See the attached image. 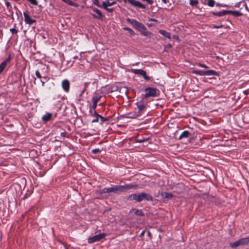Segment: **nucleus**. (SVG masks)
Here are the masks:
<instances>
[{"mask_svg":"<svg viewBox=\"0 0 249 249\" xmlns=\"http://www.w3.org/2000/svg\"><path fill=\"white\" fill-rule=\"evenodd\" d=\"M126 21L133 25L135 28L140 32L142 35L149 37H150L152 35V33L148 31L146 28L142 23H140L135 19L130 18H127Z\"/></svg>","mask_w":249,"mask_h":249,"instance_id":"f257e3e1","label":"nucleus"},{"mask_svg":"<svg viewBox=\"0 0 249 249\" xmlns=\"http://www.w3.org/2000/svg\"><path fill=\"white\" fill-rule=\"evenodd\" d=\"M127 199L130 200H135L136 202H139L143 200L149 201H152L153 200V198L150 195L144 192H142L139 194H131L128 196Z\"/></svg>","mask_w":249,"mask_h":249,"instance_id":"f03ea898","label":"nucleus"},{"mask_svg":"<svg viewBox=\"0 0 249 249\" xmlns=\"http://www.w3.org/2000/svg\"><path fill=\"white\" fill-rule=\"evenodd\" d=\"M113 187L114 193L116 194L118 192H125L132 189H137V185L132 184H126L124 185H117Z\"/></svg>","mask_w":249,"mask_h":249,"instance_id":"7ed1b4c3","label":"nucleus"},{"mask_svg":"<svg viewBox=\"0 0 249 249\" xmlns=\"http://www.w3.org/2000/svg\"><path fill=\"white\" fill-rule=\"evenodd\" d=\"M145 94H144V99L150 97H157L159 95V90L154 88H147L144 89Z\"/></svg>","mask_w":249,"mask_h":249,"instance_id":"20e7f679","label":"nucleus"},{"mask_svg":"<svg viewBox=\"0 0 249 249\" xmlns=\"http://www.w3.org/2000/svg\"><path fill=\"white\" fill-rule=\"evenodd\" d=\"M106 236V234L104 233H99L97 235L89 237L88 239V242L90 244L100 241V240L104 238Z\"/></svg>","mask_w":249,"mask_h":249,"instance_id":"39448f33","label":"nucleus"},{"mask_svg":"<svg viewBox=\"0 0 249 249\" xmlns=\"http://www.w3.org/2000/svg\"><path fill=\"white\" fill-rule=\"evenodd\" d=\"M131 71L133 73L136 74L142 75L146 80H149L150 79V77L147 76L146 71L142 69H132Z\"/></svg>","mask_w":249,"mask_h":249,"instance_id":"423d86ee","label":"nucleus"},{"mask_svg":"<svg viewBox=\"0 0 249 249\" xmlns=\"http://www.w3.org/2000/svg\"><path fill=\"white\" fill-rule=\"evenodd\" d=\"M144 98L141 100L139 102L137 103V106L138 110L136 111L137 113L140 116L142 112L146 109L145 106L143 104Z\"/></svg>","mask_w":249,"mask_h":249,"instance_id":"0eeeda50","label":"nucleus"},{"mask_svg":"<svg viewBox=\"0 0 249 249\" xmlns=\"http://www.w3.org/2000/svg\"><path fill=\"white\" fill-rule=\"evenodd\" d=\"M23 15L24 17V21L26 22V23L29 25H32L34 23L36 22V20L31 18L30 16L27 14V13L24 12Z\"/></svg>","mask_w":249,"mask_h":249,"instance_id":"6e6552de","label":"nucleus"},{"mask_svg":"<svg viewBox=\"0 0 249 249\" xmlns=\"http://www.w3.org/2000/svg\"><path fill=\"white\" fill-rule=\"evenodd\" d=\"M62 86L64 90L67 92H69L70 89V82L68 80L65 79L62 82Z\"/></svg>","mask_w":249,"mask_h":249,"instance_id":"1a4fd4ad","label":"nucleus"},{"mask_svg":"<svg viewBox=\"0 0 249 249\" xmlns=\"http://www.w3.org/2000/svg\"><path fill=\"white\" fill-rule=\"evenodd\" d=\"M10 59H11V55L10 54L8 56V58L6 59V60L4 61L0 64V73L3 71V70L5 68L7 63L10 61Z\"/></svg>","mask_w":249,"mask_h":249,"instance_id":"9d476101","label":"nucleus"},{"mask_svg":"<svg viewBox=\"0 0 249 249\" xmlns=\"http://www.w3.org/2000/svg\"><path fill=\"white\" fill-rule=\"evenodd\" d=\"M114 193L113 187H109V188H104L102 190L99 191V193L100 194H106V193Z\"/></svg>","mask_w":249,"mask_h":249,"instance_id":"9b49d317","label":"nucleus"},{"mask_svg":"<svg viewBox=\"0 0 249 249\" xmlns=\"http://www.w3.org/2000/svg\"><path fill=\"white\" fill-rule=\"evenodd\" d=\"M212 14L214 16L217 17H222L226 15H228V10H223L218 12H213Z\"/></svg>","mask_w":249,"mask_h":249,"instance_id":"f8f14e48","label":"nucleus"},{"mask_svg":"<svg viewBox=\"0 0 249 249\" xmlns=\"http://www.w3.org/2000/svg\"><path fill=\"white\" fill-rule=\"evenodd\" d=\"M241 245L242 246H247L249 244V236L240 239Z\"/></svg>","mask_w":249,"mask_h":249,"instance_id":"ddd939ff","label":"nucleus"},{"mask_svg":"<svg viewBox=\"0 0 249 249\" xmlns=\"http://www.w3.org/2000/svg\"><path fill=\"white\" fill-rule=\"evenodd\" d=\"M52 117V114L51 113H47L42 117V119L44 122H47L50 120Z\"/></svg>","mask_w":249,"mask_h":249,"instance_id":"4468645a","label":"nucleus"},{"mask_svg":"<svg viewBox=\"0 0 249 249\" xmlns=\"http://www.w3.org/2000/svg\"><path fill=\"white\" fill-rule=\"evenodd\" d=\"M232 14L234 17H240L243 15V14L241 12H240L237 11H231V10H228V14Z\"/></svg>","mask_w":249,"mask_h":249,"instance_id":"2eb2a0df","label":"nucleus"},{"mask_svg":"<svg viewBox=\"0 0 249 249\" xmlns=\"http://www.w3.org/2000/svg\"><path fill=\"white\" fill-rule=\"evenodd\" d=\"M140 115L137 113L136 111L133 112H129L126 114V117L128 118H136Z\"/></svg>","mask_w":249,"mask_h":249,"instance_id":"dca6fc26","label":"nucleus"},{"mask_svg":"<svg viewBox=\"0 0 249 249\" xmlns=\"http://www.w3.org/2000/svg\"><path fill=\"white\" fill-rule=\"evenodd\" d=\"M159 33L162 36H164L165 37H166L169 39L171 38L170 33L166 32L165 30H160L159 31Z\"/></svg>","mask_w":249,"mask_h":249,"instance_id":"f3484780","label":"nucleus"},{"mask_svg":"<svg viewBox=\"0 0 249 249\" xmlns=\"http://www.w3.org/2000/svg\"><path fill=\"white\" fill-rule=\"evenodd\" d=\"M190 133L188 131H183L179 137V139H181L183 138H187L190 135Z\"/></svg>","mask_w":249,"mask_h":249,"instance_id":"a211bd4d","label":"nucleus"},{"mask_svg":"<svg viewBox=\"0 0 249 249\" xmlns=\"http://www.w3.org/2000/svg\"><path fill=\"white\" fill-rule=\"evenodd\" d=\"M230 246L232 248H236L238 247V246H241L240 239L234 242H231L230 243Z\"/></svg>","mask_w":249,"mask_h":249,"instance_id":"6ab92c4d","label":"nucleus"},{"mask_svg":"<svg viewBox=\"0 0 249 249\" xmlns=\"http://www.w3.org/2000/svg\"><path fill=\"white\" fill-rule=\"evenodd\" d=\"M217 73L213 70L205 71V75H217Z\"/></svg>","mask_w":249,"mask_h":249,"instance_id":"aec40b11","label":"nucleus"},{"mask_svg":"<svg viewBox=\"0 0 249 249\" xmlns=\"http://www.w3.org/2000/svg\"><path fill=\"white\" fill-rule=\"evenodd\" d=\"M162 197L165 198L171 199L173 197L172 194L168 192H165L164 194H162Z\"/></svg>","mask_w":249,"mask_h":249,"instance_id":"412c9836","label":"nucleus"},{"mask_svg":"<svg viewBox=\"0 0 249 249\" xmlns=\"http://www.w3.org/2000/svg\"><path fill=\"white\" fill-rule=\"evenodd\" d=\"M92 11L93 12H95L97 14L98 18H103V15L100 10H99V9H98L97 8H94L92 9Z\"/></svg>","mask_w":249,"mask_h":249,"instance_id":"4be33fe9","label":"nucleus"},{"mask_svg":"<svg viewBox=\"0 0 249 249\" xmlns=\"http://www.w3.org/2000/svg\"><path fill=\"white\" fill-rule=\"evenodd\" d=\"M62 1L71 6L74 7H76L78 6V5L76 3L73 2L71 0H62Z\"/></svg>","mask_w":249,"mask_h":249,"instance_id":"5701e85b","label":"nucleus"},{"mask_svg":"<svg viewBox=\"0 0 249 249\" xmlns=\"http://www.w3.org/2000/svg\"><path fill=\"white\" fill-rule=\"evenodd\" d=\"M192 72L199 75H205V71L200 70H193Z\"/></svg>","mask_w":249,"mask_h":249,"instance_id":"b1692460","label":"nucleus"},{"mask_svg":"<svg viewBox=\"0 0 249 249\" xmlns=\"http://www.w3.org/2000/svg\"><path fill=\"white\" fill-rule=\"evenodd\" d=\"M107 6V5L105 3H102V8L107 10L108 12H112L114 11V9L113 8H109Z\"/></svg>","mask_w":249,"mask_h":249,"instance_id":"393cba45","label":"nucleus"},{"mask_svg":"<svg viewBox=\"0 0 249 249\" xmlns=\"http://www.w3.org/2000/svg\"><path fill=\"white\" fill-rule=\"evenodd\" d=\"M133 211H134V213L136 215H138V216H143V213L141 210H138V209H133Z\"/></svg>","mask_w":249,"mask_h":249,"instance_id":"a878e982","label":"nucleus"},{"mask_svg":"<svg viewBox=\"0 0 249 249\" xmlns=\"http://www.w3.org/2000/svg\"><path fill=\"white\" fill-rule=\"evenodd\" d=\"M103 3H105L107 5V6H110L116 4V2L115 1L111 2H109L108 0H106V1H103Z\"/></svg>","mask_w":249,"mask_h":249,"instance_id":"bb28decb","label":"nucleus"},{"mask_svg":"<svg viewBox=\"0 0 249 249\" xmlns=\"http://www.w3.org/2000/svg\"><path fill=\"white\" fill-rule=\"evenodd\" d=\"M123 29L125 31H127L128 33L131 35H135V32H134V31L128 27H124L123 28Z\"/></svg>","mask_w":249,"mask_h":249,"instance_id":"cd10ccee","label":"nucleus"},{"mask_svg":"<svg viewBox=\"0 0 249 249\" xmlns=\"http://www.w3.org/2000/svg\"><path fill=\"white\" fill-rule=\"evenodd\" d=\"M101 98V97L100 96H93L92 97V101H93V102L98 103V102L100 100Z\"/></svg>","mask_w":249,"mask_h":249,"instance_id":"c85d7f7f","label":"nucleus"},{"mask_svg":"<svg viewBox=\"0 0 249 249\" xmlns=\"http://www.w3.org/2000/svg\"><path fill=\"white\" fill-rule=\"evenodd\" d=\"M239 4H242V6L244 7V9L247 11H249V9H248V7L247 5V4L246 3V2L245 1H240V3H239Z\"/></svg>","mask_w":249,"mask_h":249,"instance_id":"c756f323","label":"nucleus"},{"mask_svg":"<svg viewBox=\"0 0 249 249\" xmlns=\"http://www.w3.org/2000/svg\"><path fill=\"white\" fill-rule=\"evenodd\" d=\"M93 3L99 7L102 8V5L100 4L99 0H93Z\"/></svg>","mask_w":249,"mask_h":249,"instance_id":"7c9ffc66","label":"nucleus"},{"mask_svg":"<svg viewBox=\"0 0 249 249\" xmlns=\"http://www.w3.org/2000/svg\"><path fill=\"white\" fill-rule=\"evenodd\" d=\"M198 3V1L197 0H190V4L192 6H195Z\"/></svg>","mask_w":249,"mask_h":249,"instance_id":"2f4dec72","label":"nucleus"},{"mask_svg":"<svg viewBox=\"0 0 249 249\" xmlns=\"http://www.w3.org/2000/svg\"><path fill=\"white\" fill-rule=\"evenodd\" d=\"M215 1L213 0H208V5L210 7H213Z\"/></svg>","mask_w":249,"mask_h":249,"instance_id":"473e14b6","label":"nucleus"},{"mask_svg":"<svg viewBox=\"0 0 249 249\" xmlns=\"http://www.w3.org/2000/svg\"><path fill=\"white\" fill-rule=\"evenodd\" d=\"M98 117H99V118H100L101 119V124L103 123L104 122H105V121H107L108 120V119L107 118H105L104 117H103L101 115H99Z\"/></svg>","mask_w":249,"mask_h":249,"instance_id":"72a5a7b5","label":"nucleus"},{"mask_svg":"<svg viewBox=\"0 0 249 249\" xmlns=\"http://www.w3.org/2000/svg\"><path fill=\"white\" fill-rule=\"evenodd\" d=\"M29 1L32 4L34 5H37L38 2L36 0H27Z\"/></svg>","mask_w":249,"mask_h":249,"instance_id":"f704fd0d","label":"nucleus"},{"mask_svg":"<svg viewBox=\"0 0 249 249\" xmlns=\"http://www.w3.org/2000/svg\"><path fill=\"white\" fill-rule=\"evenodd\" d=\"M101 152L99 148L94 149L92 150V153L94 154H97Z\"/></svg>","mask_w":249,"mask_h":249,"instance_id":"c9c22d12","label":"nucleus"},{"mask_svg":"<svg viewBox=\"0 0 249 249\" xmlns=\"http://www.w3.org/2000/svg\"><path fill=\"white\" fill-rule=\"evenodd\" d=\"M35 74H36V77H37V78H41L42 77V76H41V74H40V72H39V71H36Z\"/></svg>","mask_w":249,"mask_h":249,"instance_id":"e433bc0d","label":"nucleus"},{"mask_svg":"<svg viewBox=\"0 0 249 249\" xmlns=\"http://www.w3.org/2000/svg\"><path fill=\"white\" fill-rule=\"evenodd\" d=\"M10 31H11V32L13 34H16V33H17V32H18V31H17L16 29H15V28H12V29H10Z\"/></svg>","mask_w":249,"mask_h":249,"instance_id":"4c0bfd02","label":"nucleus"},{"mask_svg":"<svg viewBox=\"0 0 249 249\" xmlns=\"http://www.w3.org/2000/svg\"><path fill=\"white\" fill-rule=\"evenodd\" d=\"M91 15L92 16V17L95 18L99 19H102V18H98V15H96L94 14L91 13Z\"/></svg>","mask_w":249,"mask_h":249,"instance_id":"58836bf2","label":"nucleus"},{"mask_svg":"<svg viewBox=\"0 0 249 249\" xmlns=\"http://www.w3.org/2000/svg\"><path fill=\"white\" fill-rule=\"evenodd\" d=\"M198 66H199L201 67L204 68H206V69H208V66H207L206 65H205L204 64H203L199 63L198 64Z\"/></svg>","mask_w":249,"mask_h":249,"instance_id":"ea45409f","label":"nucleus"},{"mask_svg":"<svg viewBox=\"0 0 249 249\" xmlns=\"http://www.w3.org/2000/svg\"><path fill=\"white\" fill-rule=\"evenodd\" d=\"M223 27V25L222 24L219 25V26H217V25H214L213 26V27L214 28H216V29H218V28H222Z\"/></svg>","mask_w":249,"mask_h":249,"instance_id":"a19ab883","label":"nucleus"},{"mask_svg":"<svg viewBox=\"0 0 249 249\" xmlns=\"http://www.w3.org/2000/svg\"><path fill=\"white\" fill-rule=\"evenodd\" d=\"M97 103H94V102H93V105H92V108L93 109H95L96 107H97Z\"/></svg>","mask_w":249,"mask_h":249,"instance_id":"79ce46f5","label":"nucleus"},{"mask_svg":"<svg viewBox=\"0 0 249 249\" xmlns=\"http://www.w3.org/2000/svg\"><path fill=\"white\" fill-rule=\"evenodd\" d=\"M99 117H96L95 119H93L92 121V123H96V122H98L99 121Z\"/></svg>","mask_w":249,"mask_h":249,"instance_id":"37998d69","label":"nucleus"},{"mask_svg":"<svg viewBox=\"0 0 249 249\" xmlns=\"http://www.w3.org/2000/svg\"><path fill=\"white\" fill-rule=\"evenodd\" d=\"M100 115L98 114L95 111H94L93 113V116L95 117H99L98 116Z\"/></svg>","mask_w":249,"mask_h":249,"instance_id":"c03bdc74","label":"nucleus"},{"mask_svg":"<svg viewBox=\"0 0 249 249\" xmlns=\"http://www.w3.org/2000/svg\"><path fill=\"white\" fill-rule=\"evenodd\" d=\"M5 5L7 8H9L10 7V3L9 1H6Z\"/></svg>","mask_w":249,"mask_h":249,"instance_id":"a18cd8bd","label":"nucleus"},{"mask_svg":"<svg viewBox=\"0 0 249 249\" xmlns=\"http://www.w3.org/2000/svg\"><path fill=\"white\" fill-rule=\"evenodd\" d=\"M240 3V2H239L237 3H236V4L235 5V7H238V8L240 7V6H242V4H239V3Z\"/></svg>","mask_w":249,"mask_h":249,"instance_id":"49530a36","label":"nucleus"},{"mask_svg":"<svg viewBox=\"0 0 249 249\" xmlns=\"http://www.w3.org/2000/svg\"><path fill=\"white\" fill-rule=\"evenodd\" d=\"M66 132H62L61 133V136H62V137H65L66 136Z\"/></svg>","mask_w":249,"mask_h":249,"instance_id":"de8ad7c7","label":"nucleus"},{"mask_svg":"<svg viewBox=\"0 0 249 249\" xmlns=\"http://www.w3.org/2000/svg\"><path fill=\"white\" fill-rule=\"evenodd\" d=\"M149 21H155V22H157L158 20L155 18H149Z\"/></svg>","mask_w":249,"mask_h":249,"instance_id":"09e8293b","label":"nucleus"},{"mask_svg":"<svg viewBox=\"0 0 249 249\" xmlns=\"http://www.w3.org/2000/svg\"><path fill=\"white\" fill-rule=\"evenodd\" d=\"M144 233H145V231H143L140 234V237H142V236L144 234Z\"/></svg>","mask_w":249,"mask_h":249,"instance_id":"8fccbe9b","label":"nucleus"},{"mask_svg":"<svg viewBox=\"0 0 249 249\" xmlns=\"http://www.w3.org/2000/svg\"><path fill=\"white\" fill-rule=\"evenodd\" d=\"M173 38L174 39H179V37L178 36H176V35H174L173 36Z\"/></svg>","mask_w":249,"mask_h":249,"instance_id":"3c124183","label":"nucleus"},{"mask_svg":"<svg viewBox=\"0 0 249 249\" xmlns=\"http://www.w3.org/2000/svg\"><path fill=\"white\" fill-rule=\"evenodd\" d=\"M43 78L46 80V81H48L49 80V78L48 76L43 77Z\"/></svg>","mask_w":249,"mask_h":249,"instance_id":"603ef678","label":"nucleus"},{"mask_svg":"<svg viewBox=\"0 0 249 249\" xmlns=\"http://www.w3.org/2000/svg\"><path fill=\"white\" fill-rule=\"evenodd\" d=\"M147 234H148V236H149V237L151 236V233L149 231H147Z\"/></svg>","mask_w":249,"mask_h":249,"instance_id":"864d4df0","label":"nucleus"},{"mask_svg":"<svg viewBox=\"0 0 249 249\" xmlns=\"http://www.w3.org/2000/svg\"><path fill=\"white\" fill-rule=\"evenodd\" d=\"M144 141V140H138V142H142Z\"/></svg>","mask_w":249,"mask_h":249,"instance_id":"5fc2aeb1","label":"nucleus"},{"mask_svg":"<svg viewBox=\"0 0 249 249\" xmlns=\"http://www.w3.org/2000/svg\"><path fill=\"white\" fill-rule=\"evenodd\" d=\"M41 83H42V86H44V84H45V81H43V80H41Z\"/></svg>","mask_w":249,"mask_h":249,"instance_id":"6e6d98bb","label":"nucleus"},{"mask_svg":"<svg viewBox=\"0 0 249 249\" xmlns=\"http://www.w3.org/2000/svg\"><path fill=\"white\" fill-rule=\"evenodd\" d=\"M162 2L164 3H167V0H162Z\"/></svg>","mask_w":249,"mask_h":249,"instance_id":"4d7b16f0","label":"nucleus"},{"mask_svg":"<svg viewBox=\"0 0 249 249\" xmlns=\"http://www.w3.org/2000/svg\"><path fill=\"white\" fill-rule=\"evenodd\" d=\"M244 8V7H243V6H240V10H241L243 9Z\"/></svg>","mask_w":249,"mask_h":249,"instance_id":"13d9d810","label":"nucleus"},{"mask_svg":"<svg viewBox=\"0 0 249 249\" xmlns=\"http://www.w3.org/2000/svg\"><path fill=\"white\" fill-rule=\"evenodd\" d=\"M147 26H149V27H150V26H152V24H147Z\"/></svg>","mask_w":249,"mask_h":249,"instance_id":"bf43d9fd","label":"nucleus"},{"mask_svg":"<svg viewBox=\"0 0 249 249\" xmlns=\"http://www.w3.org/2000/svg\"><path fill=\"white\" fill-rule=\"evenodd\" d=\"M119 2H121L122 0H117Z\"/></svg>","mask_w":249,"mask_h":249,"instance_id":"052dcab7","label":"nucleus"},{"mask_svg":"<svg viewBox=\"0 0 249 249\" xmlns=\"http://www.w3.org/2000/svg\"><path fill=\"white\" fill-rule=\"evenodd\" d=\"M124 1L125 2H127V0H124Z\"/></svg>","mask_w":249,"mask_h":249,"instance_id":"680f3d73","label":"nucleus"}]
</instances>
